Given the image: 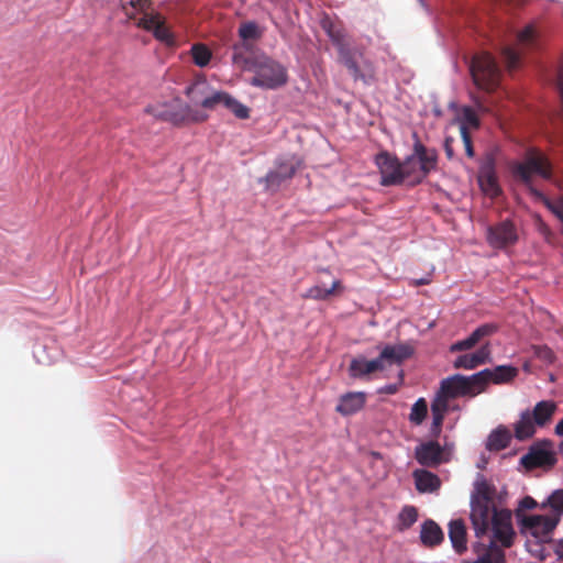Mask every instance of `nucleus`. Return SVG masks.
I'll list each match as a JSON object with an SVG mask.
<instances>
[{"instance_id": "6", "label": "nucleus", "mask_w": 563, "mask_h": 563, "mask_svg": "<svg viewBox=\"0 0 563 563\" xmlns=\"http://www.w3.org/2000/svg\"><path fill=\"white\" fill-rule=\"evenodd\" d=\"M470 71L474 84L485 91H493L499 85L500 71L488 53L476 54L471 62Z\"/></svg>"}, {"instance_id": "22", "label": "nucleus", "mask_w": 563, "mask_h": 563, "mask_svg": "<svg viewBox=\"0 0 563 563\" xmlns=\"http://www.w3.org/2000/svg\"><path fill=\"white\" fill-rule=\"evenodd\" d=\"M490 349L483 345L474 353L460 355L453 363L455 368L474 369L489 361Z\"/></svg>"}, {"instance_id": "50", "label": "nucleus", "mask_w": 563, "mask_h": 563, "mask_svg": "<svg viewBox=\"0 0 563 563\" xmlns=\"http://www.w3.org/2000/svg\"><path fill=\"white\" fill-rule=\"evenodd\" d=\"M384 389L387 394L391 395L398 390V386L397 385H387Z\"/></svg>"}, {"instance_id": "2", "label": "nucleus", "mask_w": 563, "mask_h": 563, "mask_svg": "<svg viewBox=\"0 0 563 563\" xmlns=\"http://www.w3.org/2000/svg\"><path fill=\"white\" fill-rule=\"evenodd\" d=\"M514 174L528 187L531 195L537 199L542 200L545 206L563 222V196L554 201H550L532 185L533 175H538L544 179H550L552 176V165L543 153L537 150H529L525 159L515 165Z\"/></svg>"}, {"instance_id": "30", "label": "nucleus", "mask_w": 563, "mask_h": 563, "mask_svg": "<svg viewBox=\"0 0 563 563\" xmlns=\"http://www.w3.org/2000/svg\"><path fill=\"white\" fill-rule=\"evenodd\" d=\"M420 539L424 545L434 547L442 542L443 532L433 520H426L421 527Z\"/></svg>"}, {"instance_id": "21", "label": "nucleus", "mask_w": 563, "mask_h": 563, "mask_svg": "<svg viewBox=\"0 0 563 563\" xmlns=\"http://www.w3.org/2000/svg\"><path fill=\"white\" fill-rule=\"evenodd\" d=\"M365 401L366 395L363 391H350L340 397L335 410L342 416H351L360 411Z\"/></svg>"}, {"instance_id": "18", "label": "nucleus", "mask_w": 563, "mask_h": 563, "mask_svg": "<svg viewBox=\"0 0 563 563\" xmlns=\"http://www.w3.org/2000/svg\"><path fill=\"white\" fill-rule=\"evenodd\" d=\"M202 88L201 84H192L186 89L187 96L196 103H200L201 107L206 109H214L218 106H227V102L229 101L230 95L227 92L218 91L212 93L209 97H205L203 99H199L198 93L200 92V89Z\"/></svg>"}, {"instance_id": "49", "label": "nucleus", "mask_w": 563, "mask_h": 563, "mask_svg": "<svg viewBox=\"0 0 563 563\" xmlns=\"http://www.w3.org/2000/svg\"><path fill=\"white\" fill-rule=\"evenodd\" d=\"M558 85H559L561 96L563 98V69L559 74Z\"/></svg>"}, {"instance_id": "20", "label": "nucleus", "mask_w": 563, "mask_h": 563, "mask_svg": "<svg viewBox=\"0 0 563 563\" xmlns=\"http://www.w3.org/2000/svg\"><path fill=\"white\" fill-rule=\"evenodd\" d=\"M497 330L496 324L494 323H485L473 331L466 339L460 340L451 345V352L457 351H467L473 349L477 343H479L484 338L494 334Z\"/></svg>"}, {"instance_id": "45", "label": "nucleus", "mask_w": 563, "mask_h": 563, "mask_svg": "<svg viewBox=\"0 0 563 563\" xmlns=\"http://www.w3.org/2000/svg\"><path fill=\"white\" fill-rule=\"evenodd\" d=\"M537 501L530 497V496H526L523 497L520 503H519V509L517 511V517L521 519V515H520V511L522 510H531V509H534L537 507Z\"/></svg>"}, {"instance_id": "33", "label": "nucleus", "mask_w": 563, "mask_h": 563, "mask_svg": "<svg viewBox=\"0 0 563 563\" xmlns=\"http://www.w3.org/2000/svg\"><path fill=\"white\" fill-rule=\"evenodd\" d=\"M496 488L489 484L482 475L478 476L474 484L473 501L493 503Z\"/></svg>"}, {"instance_id": "15", "label": "nucleus", "mask_w": 563, "mask_h": 563, "mask_svg": "<svg viewBox=\"0 0 563 563\" xmlns=\"http://www.w3.org/2000/svg\"><path fill=\"white\" fill-rule=\"evenodd\" d=\"M415 137L416 142L413 144L412 155L418 159L420 170H422L420 174L427 177L431 172L437 169L438 152L434 148L424 146L417 134H415Z\"/></svg>"}, {"instance_id": "43", "label": "nucleus", "mask_w": 563, "mask_h": 563, "mask_svg": "<svg viewBox=\"0 0 563 563\" xmlns=\"http://www.w3.org/2000/svg\"><path fill=\"white\" fill-rule=\"evenodd\" d=\"M533 355L548 363L551 364L554 361V354L550 347L547 345H533L532 346Z\"/></svg>"}, {"instance_id": "41", "label": "nucleus", "mask_w": 563, "mask_h": 563, "mask_svg": "<svg viewBox=\"0 0 563 563\" xmlns=\"http://www.w3.org/2000/svg\"><path fill=\"white\" fill-rule=\"evenodd\" d=\"M224 108L232 111L239 119H247L250 117L249 108L233 99L231 96L229 97V101Z\"/></svg>"}, {"instance_id": "40", "label": "nucleus", "mask_w": 563, "mask_h": 563, "mask_svg": "<svg viewBox=\"0 0 563 563\" xmlns=\"http://www.w3.org/2000/svg\"><path fill=\"white\" fill-rule=\"evenodd\" d=\"M548 503L553 510L552 516H559L560 520L561 515L563 514V489L553 492L550 495Z\"/></svg>"}, {"instance_id": "35", "label": "nucleus", "mask_w": 563, "mask_h": 563, "mask_svg": "<svg viewBox=\"0 0 563 563\" xmlns=\"http://www.w3.org/2000/svg\"><path fill=\"white\" fill-rule=\"evenodd\" d=\"M478 183L483 192L489 197L495 198L500 194V188L493 170L482 172L478 177Z\"/></svg>"}, {"instance_id": "51", "label": "nucleus", "mask_w": 563, "mask_h": 563, "mask_svg": "<svg viewBox=\"0 0 563 563\" xmlns=\"http://www.w3.org/2000/svg\"><path fill=\"white\" fill-rule=\"evenodd\" d=\"M556 552L563 558V539L558 542Z\"/></svg>"}, {"instance_id": "25", "label": "nucleus", "mask_w": 563, "mask_h": 563, "mask_svg": "<svg viewBox=\"0 0 563 563\" xmlns=\"http://www.w3.org/2000/svg\"><path fill=\"white\" fill-rule=\"evenodd\" d=\"M464 376L455 374L453 376L442 379L440 384V390L442 394L448 396L450 399L457 397H467L466 386Z\"/></svg>"}, {"instance_id": "32", "label": "nucleus", "mask_w": 563, "mask_h": 563, "mask_svg": "<svg viewBox=\"0 0 563 563\" xmlns=\"http://www.w3.org/2000/svg\"><path fill=\"white\" fill-rule=\"evenodd\" d=\"M489 372L488 383L507 384L518 375V368L510 365H499L495 368H486Z\"/></svg>"}, {"instance_id": "4", "label": "nucleus", "mask_w": 563, "mask_h": 563, "mask_svg": "<svg viewBox=\"0 0 563 563\" xmlns=\"http://www.w3.org/2000/svg\"><path fill=\"white\" fill-rule=\"evenodd\" d=\"M254 71L251 85L264 89H276L287 82L288 75L286 68L277 60L263 55L256 57L250 66Z\"/></svg>"}, {"instance_id": "39", "label": "nucleus", "mask_w": 563, "mask_h": 563, "mask_svg": "<svg viewBox=\"0 0 563 563\" xmlns=\"http://www.w3.org/2000/svg\"><path fill=\"white\" fill-rule=\"evenodd\" d=\"M418 519V511L413 506H406L401 509L398 521L399 529L406 530L410 528Z\"/></svg>"}, {"instance_id": "3", "label": "nucleus", "mask_w": 563, "mask_h": 563, "mask_svg": "<svg viewBox=\"0 0 563 563\" xmlns=\"http://www.w3.org/2000/svg\"><path fill=\"white\" fill-rule=\"evenodd\" d=\"M411 354L412 350L407 345H386L374 360L368 361L364 356L353 358L349 365V375L352 378L368 379L372 374L384 371L387 366H399Z\"/></svg>"}, {"instance_id": "44", "label": "nucleus", "mask_w": 563, "mask_h": 563, "mask_svg": "<svg viewBox=\"0 0 563 563\" xmlns=\"http://www.w3.org/2000/svg\"><path fill=\"white\" fill-rule=\"evenodd\" d=\"M460 134L465 147L466 155L472 158L474 156V148L472 143V136L467 126H465L464 124H460Z\"/></svg>"}, {"instance_id": "26", "label": "nucleus", "mask_w": 563, "mask_h": 563, "mask_svg": "<svg viewBox=\"0 0 563 563\" xmlns=\"http://www.w3.org/2000/svg\"><path fill=\"white\" fill-rule=\"evenodd\" d=\"M412 476L415 478L416 488L420 493H433L441 486L439 476L430 471L416 470Z\"/></svg>"}, {"instance_id": "14", "label": "nucleus", "mask_w": 563, "mask_h": 563, "mask_svg": "<svg viewBox=\"0 0 563 563\" xmlns=\"http://www.w3.org/2000/svg\"><path fill=\"white\" fill-rule=\"evenodd\" d=\"M329 276L330 273L328 271H322L318 283L308 289L305 296L311 299L323 300L332 295L340 292L342 289L341 282L335 278H332L330 282H328L324 277Z\"/></svg>"}, {"instance_id": "47", "label": "nucleus", "mask_w": 563, "mask_h": 563, "mask_svg": "<svg viewBox=\"0 0 563 563\" xmlns=\"http://www.w3.org/2000/svg\"><path fill=\"white\" fill-rule=\"evenodd\" d=\"M453 142L454 140L451 136H448L444 141V152L449 159L454 157Z\"/></svg>"}, {"instance_id": "16", "label": "nucleus", "mask_w": 563, "mask_h": 563, "mask_svg": "<svg viewBox=\"0 0 563 563\" xmlns=\"http://www.w3.org/2000/svg\"><path fill=\"white\" fill-rule=\"evenodd\" d=\"M450 398L442 394V390H438L434 398L431 401V413L432 424L431 432L434 437H438L442 430L444 417L449 411Z\"/></svg>"}, {"instance_id": "23", "label": "nucleus", "mask_w": 563, "mask_h": 563, "mask_svg": "<svg viewBox=\"0 0 563 563\" xmlns=\"http://www.w3.org/2000/svg\"><path fill=\"white\" fill-rule=\"evenodd\" d=\"M537 427L530 410H523L519 420L514 423V435L519 441L531 439L537 432Z\"/></svg>"}, {"instance_id": "7", "label": "nucleus", "mask_w": 563, "mask_h": 563, "mask_svg": "<svg viewBox=\"0 0 563 563\" xmlns=\"http://www.w3.org/2000/svg\"><path fill=\"white\" fill-rule=\"evenodd\" d=\"M552 448L553 443L550 440L538 441L529 448L528 453L521 457L520 462L528 470L553 467L556 457Z\"/></svg>"}, {"instance_id": "12", "label": "nucleus", "mask_w": 563, "mask_h": 563, "mask_svg": "<svg viewBox=\"0 0 563 563\" xmlns=\"http://www.w3.org/2000/svg\"><path fill=\"white\" fill-rule=\"evenodd\" d=\"M136 25L152 32L156 40L168 46L175 44L174 35L159 13H145Z\"/></svg>"}, {"instance_id": "34", "label": "nucleus", "mask_w": 563, "mask_h": 563, "mask_svg": "<svg viewBox=\"0 0 563 563\" xmlns=\"http://www.w3.org/2000/svg\"><path fill=\"white\" fill-rule=\"evenodd\" d=\"M321 26L336 48L349 42L345 31L341 26L335 25L329 16L322 19Z\"/></svg>"}, {"instance_id": "52", "label": "nucleus", "mask_w": 563, "mask_h": 563, "mask_svg": "<svg viewBox=\"0 0 563 563\" xmlns=\"http://www.w3.org/2000/svg\"><path fill=\"white\" fill-rule=\"evenodd\" d=\"M238 48H239L238 45H234V54H233V62L234 63H239V60L241 58L240 54L236 53Z\"/></svg>"}, {"instance_id": "38", "label": "nucleus", "mask_w": 563, "mask_h": 563, "mask_svg": "<svg viewBox=\"0 0 563 563\" xmlns=\"http://www.w3.org/2000/svg\"><path fill=\"white\" fill-rule=\"evenodd\" d=\"M190 52L192 60L197 66L206 67L210 63L212 54L205 44H194Z\"/></svg>"}, {"instance_id": "55", "label": "nucleus", "mask_w": 563, "mask_h": 563, "mask_svg": "<svg viewBox=\"0 0 563 563\" xmlns=\"http://www.w3.org/2000/svg\"><path fill=\"white\" fill-rule=\"evenodd\" d=\"M128 16H129V19H134V15H133V14H129V13H128Z\"/></svg>"}, {"instance_id": "31", "label": "nucleus", "mask_w": 563, "mask_h": 563, "mask_svg": "<svg viewBox=\"0 0 563 563\" xmlns=\"http://www.w3.org/2000/svg\"><path fill=\"white\" fill-rule=\"evenodd\" d=\"M404 180L408 179L411 185H418L426 178L421 175L418 159L412 154L405 158L401 163Z\"/></svg>"}, {"instance_id": "19", "label": "nucleus", "mask_w": 563, "mask_h": 563, "mask_svg": "<svg viewBox=\"0 0 563 563\" xmlns=\"http://www.w3.org/2000/svg\"><path fill=\"white\" fill-rule=\"evenodd\" d=\"M297 170V165L292 159L279 162L274 170H271L265 181L268 189H277L282 183L291 178Z\"/></svg>"}, {"instance_id": "24", "label": "nucleus", "mask_w": 563, "mask_h": 563, "mask_svg": "<svg viewBox=\"0 0 563 563\" xmlns=\"http://www.w3.org/2000/svg\"><path fill=\"white\" fill-rule=\"evenodd\" d=\"M558 410V405L553 400H541L536 404L530 413L534 419V423L539 428L548 426Z\"/></svg>"}, {"instance_id": "42", "label": "nucleus", "mask_w": 563, "mask_h": 563, "mask_svg": "<svg viewBox=\"0 0 563 563\" xmlns=\"http://www.w3.org/2000/svg\"><path fill=\"white\" fill-rule=\"evenodd\" d=\"M465 126H471L473 129H477L479 126V120L475 113V111L470 107H464L462 110V122Z\"/></svg>"}, {"instance_id": "9", "label": "nucleus", "mask_w": 563, "mask_h": 563, "mask_svg": "<svg viewBox=\"0 0 563 563\" xmlns=\"http://www.w3.org/2000/svg\"><path fill=\"white\" fill-rule=\"evenodd\" d=\"M486 241L493 249L504 250L518 241V232L510 220H504L487 227Z\"/></svg>"}, {"instance_id": "11", "label": "nucleus", "mask_w": 563, "mask_h": 563, "mask_svg": "<svg viewBox=\"0 0 563 563\" xmlns=\"http://www.w3.org/2000/svg\"><path fill=\"white\" fill-rule=\"evenodd\" d=\"M375 163L379 168L383 186L399 185L404 181L401 163L397 157L387 152H382L376 156Z\"/></svg>"}, {"instance_id": "1", "label": "nucleus", "mask_w": 563, "mask_h": 563, "mask_svg": "<svg viewBox=\"0 0 563 563\" xmlns=\"http://www.w3.org/2000/svg\"><path fill=\"white\" fill-rule=\"evenodd\" d=\"M471 519L477 538L486 536L492 527L493 537L489 541L497 542L504 548L512 544L515 536L511 525V512L507 509L497 510L493 503H482L472 500Z\"/></svg>"}, {"instance_id": "17", "label": "nucleus", "mask_w": 563, "mask_h": 563, "mask_svg": "<svg viewBox=\"0 0 563 563\" xmlns=\"http://www.w3.org/2000/svg\"><path fill=\"white\" fill-rule=\"evenodd\" d=\"M339 62L347 68L354 80L364 79V75L357 64L356 55L363 56V53L351 47L350 42L336 48Z\"/></svg>"}, {"instance_id": "8", "label": "nucleus", "mask_w": 563, "mask_h": 563, "mask_svg": "<svg viewBox=\"0 0 563 563\" xmlns=\"http://www.w3.org/2000/svg\"><path fill=\"white\" fill-rule=\"evenodd\" d=\"M537 42L538 36L534 27L532 25H527L517 35L518 49L509 46L503 49V58L507 67L510 70L516 69L520 64L521 53L526 49L534 48L537 46Z\"/></svg>"}, {"instance_id": "10", "label": "nucleus", "mask_w": 563, "mask_h": 563, "mask_svg": "<svg viewBox=\"0 0 563 563\" xmlns=\"http://www.w3.org/2000/svg\"><path fill=\"white\" fill-rule=\"evenodd\" d=\"M559 521V516L552 515H530L522 516L520 519L522 528L540 541L550 539Z\"/></svg>"}, {"instance_id": "13", "label": "nucleus", "mask_w": 563, "mask_h": 563, "mask_svg": "<svg viewBox=\"0 0 563 563\" xmlns=\"http://www.w3.org/2000/svg\"><path fill=\"white\" fill-rule=\"evenodd\" d=\"M415 457L422 466L437 467L443 460V448L437 441H428L418 445Z\"/></svg>"}, {"instance_id": "54", "label": "nucleus", "mask_w": 563, "mask_h": 563, "mask_svg": "<svg viewBox=\"0 0 563 563\" xmlns=\"http://www.w3.org/2000/svg\"><path fill=\"white\" fill-rule=\"evenodd\" d=\"M400 382L402 380V371L399 372Z\"/></svg>"}, {"instance_id": "5", "label": "nucleus", "mask_w": 563, "mask_h": 563, "mask_svg": "<svg viewBox=\"0 0 563 563\" xmlns=\"http://www.w3.org/2000/svg\"><path fill=\"white\" fill-rule=\"evenodd\" d=\"M145 111L158 120L170 122L175 125L188 122H202L207 119V115L194 111L188 104L180 102L178 99L168 103L150 106Z\"/></svg>"}, {"instance_id": "46", "label": "nucleus", "mask_w": 563, "mask_h": 563, "mask_svg": "<svg viewBox=\"0 0 563 563\" xmlns=\"http://www.w3.org/2000/svg\"><path fill=\"white\" fill-rule=\"evenodd\" d=\"M129 4L133 9H135L140 12H144V14H145L146 10H148L151 8L152 0H130Z\"/></svg>"}, {"instance_id": "48", "label": "nucleus", "mask_w": 563, "mask_h": 563, "mask_svg": "<svg viewBox=\"0 0 563 563\" xmlns=\"http://www.w3.org/2000/svg\"><path fill=\"white\" fill-rule=\"evenodd\" d=\"M554 433L558 437H562L563 438V418L556 423V426L554 428Z\"/></svg>"}, {"instance_id": "36", "label": "nucleus", "mask_w": 563, "mask_h": 563, "mask_svg": "<svg viewBox=\"0 0 563 563\" xmlns=\"http://www.w3.org/2000/svg\"><path fill=\"white\" fill-rule=\"evenodd\" d=\"M238 33L243 41H257L263 36L264 30L256 22L246 21L240 24Z\"/></svg>"}, {"instance_id": "53", "label": "nucleus", "mask_w": 563, "mask_h": 563, "mask_svg": "<svg viewBox=\"0 0 563 563\" xmlns=\"http://www.w3.org/2000/svg\"><path fill=\"white\" fill-rule=\"evenodd\" d=\"M559 453L563 456V441L559 444Z\"/></svg>"}, {"instance_id": "37", "label": "nucleus", "mask_w": 563, "mask_h": 563, "mask_svg": "<svg viewBox=\"0 0 563 563\" xmlns=\"http://www.w3.org/2000/svg\"><path fill=\"white\" fill-rule=\"evenodd\" d=\"M428 402L424 398H419L411 407L409 421L415 426H420L427 418Z\"/></svg>"}, {"instance_id": "29", "label": "nucleus", "mask_w": 563, "mask_h": 563, "mask_svg": "<svg viewBox=\"0 0 563 563\" xmlns=\"http://www.w3.org/2000/svg\"><path fill=\"white\" fill-rule=\"evenodd\" d=\"M488 375L489 372L487 369H483L471 376H464L467 397H475L487 389L489 385L487 379Z\"/></svg>"}, {"instance_id": "27", "label": "nucleus", "mask_w": 563, "mask_h": 563, "mask_svg": "<svg viewBox=\"0 0 563 563\" xmlns=\"http://www.w3.org/2000/svg\"><path fill=\"white\" fill-rule=\"evenodd\" d=\"M511 441V433L505 426H498L494 429L486 441V449L492 452H498L506 449Z\"/></svg>"}, {"instance_id": "28", "label": "nucleus", "mask_w": 563, "mask_h": 563, "mask_svg": "<svg viewBox=\"0 0 563 563\" xmlns=\"http://www.w3.org/2000/svg\"><path fill=\"white\" fill-rule=\"evenodd\" d=\"M449 538L457 553H463L466 550V527L463 520L456 519L449 523Z\"/></svg>"}]
</instances>
